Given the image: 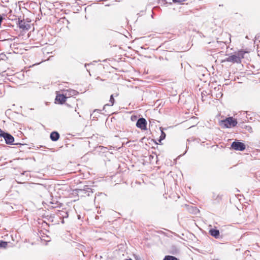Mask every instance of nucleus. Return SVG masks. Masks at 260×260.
I'll use <instances>...</instances> for the list:
<instances>
[{
  "instance_id": "obj_17",
  "label": "nucleus",
  "mask_w": 260,
  "mask_h": 260,
  "mask_svg": "<svg viewBox=\"0 0 260 260\" xmlns=\"http://www.w3.org/2000/svg\"><path fill=\"white\" fill-rule=\"evenodd\" d=\"M8 245V242L3 241H0V248H6Z\"/></svg>"
},
{
  "instance_id": "obj_8",
  "label": "nucleus",
  "mask_w": 260,
  "mask_h": 260,
  "mask_svg": "<svg viewBox=\"0 0 260 260\" xmlns=\"http://www.w3.org/2000/svg\"><path fill=\"white\" fill-rule=\"evenodd\" d=\"M60 135L59 133L57 132H52L50 135V139L52 141H56L59 138Z\"/></svg>"
},
{
  "instance_id": "obj_7",
  "label": "nucleus",
  "mask_w": 260,
  "mask_h": 260,
  "mask_svg": "<svg viewBox=\"0 0 260 260\" xmlns=\"http://www.w3.org/2000/svg\"><path fill=\"white\" fill-rule=\"evenodd\" d=\"M67 99L66 96L63 94H57L56 96L55 100L58 101L59 104H62L64 103Z\"/></svg>"
},
{
  "instance_id": "obj_19",
  "label": "nucleus",
  "mask_w": 260,
  "mask_h": 260,
  "mask_svg": "<svg viewBox=\"0 0 260 260\" xmlns=\"http://www.w3.org/2000/svg\"><path fill=\"white\" fill-rule=\"evenodd\" d=\"M21 175H26V176H28L29 175V173L28 171H24L23 173H21Z\"/></svg>"
},
{
  "instance_id": "obj_6",
  "label": "nucleus",
  "mask_w": 260,
  "mask_h": 260,
  "mask_svg": "<svg viewBox=\"0 0 260 260\" xmlns=\"http://www.w3.org/2000/svg\"><path fill=\"white\" fill-rule=\"evenodd\" d=\"M78 193L81 194L82 196H89L90 193H93V191L91 188H88L87 186H85L83 189H79Z\"/></svg>"
},
{
  "instance_id": "obj_11",
  "label": "nucleus",
  "mask_w": 260,
  "mask_h": 260,
  "mask_svg": "<svg viewBox=\"0 0 260 260\" xmlns=\"http://www.w3.org/2000/svg\"><path fill=\"white\" fill-rule=\"evenodd\" d=\"M109 102H110V104H106L104 105V106L103 107V110H104L106 108V107H107V106H112L114 105V102H115V100L114 99L113 94L111 95L110 100H109Z\"/></svg>"
},
{
  "instance_id": "obj_15",
  "label": "nucleus",
  "mask_w": 260,
  "mask_h": 260,
  "mask_svg": "<svg viewBox=\"0 0 260 260\" xmlns=\"http://www.w3.org/2000/svg\"><path fill=\"white\" fill-rule=\"evenodd\" d=\"M163 260H180L175 256L172 255H166L165 256Z\"/></svg>"
},
{
  "instance_id": "obj_20",
  "label": "nucleus",
  "mask_w": 260,
  "mask_h": 260,
  "mask_svg": "<svg viewBox=\"0 0 260 260\" xmlns=\"http://www.w3.org/2000/svg\"><path fill=\"white\" fill-rule=\"evenodd\" d=\"M215 200H218V202L221 200V196L220 194H217Z\"/></svg>"
},
{
  "instance_id": "obj_9",
  "label": "nucleus",
  "mask_w": 260,
  "mask_h": 260,
  "mask_svg": "<svg viewBox=\"0 0 260 260\" xmlns=\"http://www.w3.org/2000/svg\"><path fill=\"white\" fill-rule=\"evenodd\" d=\"M209 234L215 238H218L220 235L219 231L214 229H210L209 230Z\"/></svg>"
},
{
  "instance_id": "obj_18",
  "label": "nucleus",
  "mask_w": 260,
  "mask_h": 260,
  "mask_svg": "<svg viewBox=\"0 0 260 260\" xmlns=\"http://www.w3.org/2000/svg\"><path fill=\"white\" fill-rule=\"evenodd\" d=\"M160 2H161L162 3H163L164 4H172V2H168L167 1V0H159Z\"/></svg>"
},
{
  "instance_id": "obj_3",
  "label": "nucleus",
  "mask_w": 260,
  "mask_h": 260,
  "mask_svg": "<svg viewBox=\"0 0 260 260\" xmlns=\"http://www.w3.org/2000/svg\"><path fill=\"white\" fill-rule=\"evenodd\" d=\"M0 137L4 139L6 143L7 144H13L14 141V138L11 134L2 131H0Z\"/></svg>"
},
{
  "instance_id": "obj_22",
  "label": "nucleus",
  "mask_w": 260,
  "mask_h": 260,
  "mask_svg": "<svg viewBox=\"0 0 260 260\" xmlns=\"http://www.w3.org/2000/svg\"><path fill=\"white\" fill-rule=\"evenodd\" d=\"M125 260H132V259L129 258V259H125Z\"/></svg>"
},
{
  "instance_id": "obj_12",
  "label": "nucleus",
  "mask_w": 260,
  "mask_h": 260,
  "mask_svg": "<svg viewBox=\"0 0 260 260\" xmlns=\"http://www.w3.org/2000/svg\"><path fill=\"white\" fill-rule=\"evenodd\" d=\"M57 215L58 217L60 218L62 217L64 218H67L68 217V213L66 211H58L57 213Z\"/></svg>"
},
{
  "instance_id": "obj_14",
  "label": "nucleus",
  "mask_w": 260,
  "mask_h": 260,
  "mask_svg": "<svg viewBox=\"0 0 260 260\" xmlns=\"http://www.w3.org/2000/svg\"><path fill=\"white\" fill-rule=\"evenodd\" d=\"M160 131H161V135L159 137V138L158 139V142L159 143H161V141H162L163 140H164L166 138V134L165 133V132H164V131H162V129L161 127H160Z\"/></svg>"
},
{
  "instance_id": "obj_2",
  "label": "nucleus",
  "mask_w": 260,
  "mask_h": 260,
  "mask_svg": "<svg viewBox=\"0 0 260 260\" xmlns=\"http://www.w3.org/2000/svg\"><path fill=\"white\" fill-rule=\"evenodd\" d=\"M243 51H240L238 52V55L235 54L229 56L228 57L226 58L223 61H228L233 63H240L241 61V57H240V56H241L242 57H243Z\"/></svg>"
},
{
  "instance_id": "obj_10",
  "label": "nucleus",
  "mask_w": 260,
  "mask_h": 260,
  "mask_svg": "<svg viewBox=\"0 0 260 260\" xmlns=\"http://www.w3.org/2000/svg\"><path fill=\"white\" fill-rule=\"evenodd\" d=\"M101 111V110L99 109L94 110L93 113L90 115L91 118H92L93 119L98 118V116H99V114H100Z\"/></svg>"
},
{
  "instance_id": "obj_4",
  "label": "nucleus",
  "mask_w": 260,
  "mask_h": 260,
  "mask_svg": "<svg viewBox=\"0 0 260 260\" xmlns=\"http://www.w3.org/2000/svg\"><path fill=\"white\" fill-rule=\"evenodd\" d=\"M231 147L235 150L242 151L245 149L246 146L242 142L234 141L232 143Z\"/></svg>"
},
{
  "instance_id": "obj_16",
  "label": "nucleus",
  "mask_w": 260,
  "mask_h": 260,
  "mask_svg": "<svg viewBox=\"0 0 260 260\" xmlns=\"http://www.w3.org/2000/svg\"><path fill=\"white\" fill-rule=\"evenodd\" d=\"M67 92H68V94L70 96L76 95L78 93L76 90L72 89L68 90Z\"/></svg>"
},
{
  "instance_id": "obj_21",
  "label": "nucleus",
  "mask_w": 260,
  "mask_h": 260,
  "mask_svg": "<svg viewBox=\"0 0 260 260\" xmlns=\"http://www.w3.org/2000/svg\"><path fill=\"white\" fill-rule=\"evenodd\" d=\"M89 64H86H86H85V67H87V66H89Z\"/></svg>"
},
{
  "instance_id": "obj_1",
  "label": "nucleus",
  "mask_w": 260,
  "mask_h": 260,
  "mask_svg": "<svg viewBox=\"0 0 260 260\" xmlns=\"http://www.w3.org/2000/svg\"><path fill=\"white\" fill-rule=\"evenodd\" d=\"M220 125L225 128H229L235 126L237 124V121L232 117L226 118L224 120H221Z\"/></svg>"
},
{
  "instance_id": "obj_13",
  "label": "nucleus",
  "mask_w": 260,
  "mask_h": 260,
  "mask_svg": "<svg viewBox=\"0 0 260 260\" xmlns=\"http://www.w3.org/2000/svg\"><path fill=\"white\" fill-rule=\"evenodd\" d=\"M26 26H28V25L26 24L24 20H21L19 21V28H22L23 29H28V28L26 27Z\"/></svg>"
},
{
  "instance_id": "obj_5",
  "label": "nucleus",
  "mask_w": 260,
  "mask_h": 260,
  "mask_svg": "<svg viewBox=\"0 0 260 260\" xmlns=\"http://www.w3.org/2000/svg\"><path fill=\"white\" fill-rule=\"evenodd\" d=\"M146 125L147 121L144 118H140L136 123V126L142 130H146L147 129Z\"/></svg>"
}]
</instances>
